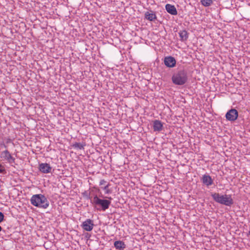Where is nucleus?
Listing matches in <instances>:
<instances>
[{
	"instance_id": "19",
	"label": "nucleus",
	"mask_w": 250,
	"mask_h": 250,
	"mask_svg": "<svg viewBox=\"0 0 250 250\" xmlns=\"http://www.w3.org/2000/svg\"><path fill=\"white\" fill-rule=\"evenodd\" d=\"M109 185H109V184H108L106 186H105L103 188V189H104V190H105V193L106 194H109V193H111L112 192L111 190V189H109L108 188V187H109Z\"/></svg>"
},
{
	"instance_id": "26",
	"label": "nucleus",
	"mask_w": 250,
	"mask_h": 250,
	"mask_svg": "<svg viewBox=\"0 0 250 250\" xmlns=\"http://www.w3.org/2000/svg\"><path fill=\"white\" fill-rule=\"evenodd\" d=\"M12 142V140L10 138H7L6 140V143L9 144L10 143Z\"/></svg>"
},
{
	"instance_id": "5",
	"label": "nucleus",
	"mask_w": 250,
	"mask_h": 250,
	"mask_svg": "<svg viewBox=\"0 0 250 250\" xmlns=\"http://www.w3.org/2000/svg\"><path fill=\"white\" fill-rule=\"evenodd\" d=\"M238 117V112L235 108H231L229 110L225 115L227 121L234 122L236 121Z\"/></svg>"
},
{
	"instance_id": "31",
	"label": "nucleus",
	"mask_w": 250,
	"mask_h": 250,
	"mask_svg": "<svg viewBox=\"0 0 250 250\" xmlns=\"http://www.w3.org/2000/svg\"><path fill=\"white\" fill-rule=\"evenodd\" d=\"M217 34L218 35H220L219 32H217Z\"/></svg>"
},
{
	"instance_id": "7",
	"label": "nucleus",
	"mask_w": 250,
	"mask_h": 250,
	"mask_svg": "<svg viewBox=\"0 0 250 250\" xmlns=\"http://www.w3.org/2000/svg\"><path fill=\"white\" fill-rule=\"evenodd\" d=\"M164 62L167 67L173 68L176 65V61L173 57L167 56L165 57Z\"/></svg>"
},
{
	"instance_id": "3",
	"label": "nucleus",
	"mask_w": 250,
	"mask_h": 250,
	"mask_svg": "<svg viewBox=\"0 0 250 250\" xmlns=\"http://www.w3.org/2000/svg\"><path fill=\"white\" fill-rule=\"evenodd\" d=\"M211 196L216 202L226 206L230 207L234 203L231 195L230 194L221 195L219 193H213Z\"/></svg>"
},
{
	"instance_id": "24",
	"label": "nucleus",
	"mask_w": 250,
	"mask_h": 250,
	"mask_svg": "<svg viewBox=\"0 0 250 250\" xmlns=\"http://www.w3.org/2000/svg\"><path fill=\"white\" fill-rule=\"evenodd\" d=\"M7 146L4 143H2L0 144V148H7Z\"/></svg>"
},
{
	"instance_id": "4",
	"label": "nucleus",
	"mask_w": 250,
	"mask_h": 250,
	"mask_svg": "<svg viewBox=\"0 0 250 250\" xmlns=\"http://www.w3.org/2000/svg\"><path fill=\"white\" fill-rule=\"evenodd\" d=\"M91 202L96 205L100 206L103 210H105L108 209L111 204L110 201L100 199L97 195L94 196L93 201H91Z\"/></svg>"
},
{
	"instance_id": "13",
	"label": "nucleus",
	"mask_w": 250,
	"mask_h": 250,
	"mask_svg": "<svg viewBox=\"0 0 250 250\" xmlns=\"http://www.w3.org/2000/svg\"><path fill=\"white\" fill-rule=\"evenodd\" d=\"M145 18L149 21H154L156 19V15L152 11L146 12L145 14Z\"/></svg>"
},
{
	"instance_id": "12",
	"label": "nucleus",
	"mask_w": 250,
	"mask_h": 250,
	"mask_svg": "<svg viewBox=\"0 0 250 250\" xmlns=\"http://www.w3.org/2000/svg\"><path fill=\"white\" fill-rule=\"evenodd\" d=\"M166 9L167 11L172 15H176L177 11L175 7L170 4H167L166 5Z\"/></svg>"
},
{
	"instance_id": "21",
	"label": "nucleus",
	"mask_w": 250,
	"mask_h": 250,
	"mask_svg": "<svg viewBox=\"0 0 250 250\" xmlns=\"http://www.w3.org/2000/svg\"><path fill=\"white\" fill-rule=\"evenodd\" d=\"M83 196L84 197L87 199H91V197L90 196V192H88L87 191H85L83 193Z\"/></svg>"
},
{
	"instance_id": "30",
	"label": "nucleus",
	"mask_w": 250,
	"mask_h": 250,
	"mask_svg": "<svg viewBox=\"0 0 250 250\" xmlns=\"http://www.w3.org/2000/svg\"><path fill=\"white\" fill-rule=\"evenodd\" d=\"M132 33H134V36L136 35V32H132Z\"/></svg>"
},
{
	"instance_id": "8",
	"label": "nucleus",
	"mask_w": 250,
	"mask_h": 250,
	"mask_svg": "<svg viewBox=\"0 0 250 250\" xmlns=\"http://www.w3.org/2000/svg\"><path fill=\"white\" fill-rule=\"evenodd\" d=\"M94 224L93 221L90 219H87L85 221L83 222L81 225L82 228L85 231H90L93 229Z\"/></svg>"
},
{
	"instance_id": "27",
	"label": "nucleus",
	"mask_w": 250,
	"mask_h": 250,
	"mask_svg": "<svg viewBox=\"0 0 250 250\" xmlns=\"http://www.w3.org/2000/svg\"><path fill=\"white\" fill-rule=\"evenodd\" d=\"M209 36H210L211 38H214V36H212V35H211V34H209Z\"/></svg>"
},
{
	"instance_id": "2",
	"label": "nucleus",
	"mask_w": 250,
	"mask_h": 250,
	"mask_svg": "<svg viewBox=\"0 0 250 250\" xmlns=\"http://www.w3.org/2000/svg\"><path fill=\"white\" fill-rule=\"evenodd\" d=\"M188 80V73L185 69H181L174 73L171 78L172 83L177 85L185 84Z\"/></svg>"
},
{
	"instance_id": "14",
	"label": "nucleus",
	"mask_w": 250,
	"mask_h": 250,
	"mask_svg": "<svg viewBox=\"0 0 250 250\" xmlns=\"http://www.w3.org/2000/svg\"><path fill=\"white\" fill-rule=\"evenodd\" d=\"M114 246L116 249L118 250H124L126 248V245L123 241L120 240L115 241Z\"/></svg>"
},
{
	"instance_id": "11",
	"label": "nucleus",
	"mask_w": 250,
	"mask_h": 250,
	"mask_svg": "<svg viewBox=\"0 0 250 250\" xmlns=\"http://www.w3.org/2000/svg\"><path fill=\"white\" fill-rule=\"evenodd\" d=\"M163 128V124L158 120H155L153 123V129L154 131H161Z\"/></svg>"
},
{
	"instance_id": "22",
	"label": "nucleus",
	"mask_w": 250,
	"mask_h": 250,
	"mask_svg": "<svg viewBox=\"0 0 250 250\" xmlns=\"http://www.w3.org/2000/svg\"><path fill=\"white\" fill-rule=\"evenodd\" d=\"M5 173V169L3 166L0 164V173Z\"/></svg>"
},
{
	"instance_id": "6",
	"label": "nucleus",
	"mask_w": 250,
	"mask_h": 250,
	"mask_svg": "<svg viewBox=\"0 0 250 250\" xmlns=\"http://www.w3.org/2000/svg\"><path fill=\"white\" fill-rule=\"evenodd\" d=\"M0 157L3 160L7 161L9 163H15V159L11 155L8 150H5L0 153Z\"/></svg>"
},
{
	"instance_id": "28",
	"label": "nucleus",
	"mask_w": 250,
	"mask_h": 250,
	"mask_svg": "<svg viewBox=\"0 0 250 250\" xmlns=\"http://www.w3.org/2000/svg\"><path fill=\"white\" fill-rule=\"evenodd\" d=\"M108 199H109L110 200H112V198L111 197H107Z\"/></svg>"
},
{
	"instance_id": "16",
	"label": "nucleus",
	"mask_w": 250,
	"mask_h": 250,
	"mask_svg": "<svg viewBox=\"0 0 250 250\" xmlns=\"http://www.w3.org/2000/svg\"><path fill=\"white\" fill-rule=\"evenodd\" d=\"M213 0H201V4L205 7L210 6L213 3Z\"/></svg>"
},
{
	"instance_id": "9",
	"label": "nucleus",
	"mask_w": 250,
	"mask_h": 250,
	"mask_svg": "<svg viewBox=\"0 0 250 250\" xmlns=\"http://www.w3.org/2000/svg\"><path fill=\"white\" fill-rule=\"evenodd\" d=\"M39 169L43 173H49L51 172L52 168L49 164L41 163L39 164Z\"/></svg>"
},
{
	"instance_id": "29",
	"label": "nucleus",
	"mask_w": 250,
	"mask_h": 250,
	"mask_svg": "<svg viewBox=\"0 0 250 250\" xmlns=\"http://www.w3.org/2000/svg\"><path fill=\"white\" fill-rule=\"evenodd\" d=\"M1 230H2V228H1V227L0 226V231H1Z\"/></svg>"
},
{
	"instance_id": "15",
	"label": "nucleus",
	"mask_w": 250,
	"mask_h": 250,
	"mask_svg": "<svg viewBox=\"0 0 250 250\" xmlns=\"http://www.w3.org/2000/svg\"><path fill=\"white\" fill-rule=\"evenodd\" d=\"M86 146L85 143L83 142L82 143L75 142L74 143H73L71 145V146L75 149L78 150V149H84V146Z\"/></svg>"
},
{
	"instance_id": "20",
	"label": "nucleus",
	"mask_w": 250,
	"mask_h": 250,
	"mask_svg": "<svg viewBox=\"0 0 250 250\" xmlns=\"http://www.w3.org/2000/svg\"><path fill=\"white\" fill-rule=\"evenodd\" d=\"M236 37H238L239 38L238 40H242L243 39H244L246 38V35H243L242 36H241L240 35V32H236Z\"/></svg>"
},
{
	"instance_id": "23",
	"label": "nucleus",
	"mask_w": 250,
	"mask_h": 250,
	"mask_svg": "<svg viewBox=\"0 0 250 250\" xmlns=\"http://www.w3.org/2000/svg\"><path fill=\"white\" fill-rule=\"evenodd\" d=\"M4 215L2 212L0 211V223L4 220Z\"/></svg>"
},
{
	"instance_id": "25",
	"label": "nucleus",
	"mask_w": 250,
	"mask_h": 250,
	"mask_svg": "<svg viewBox=\"0 0 250 250\" xmlns=\"http://www.w3.org/2000/svg\"><path fill=\"white\" fill-rule=\"evenodd\" d=\"M106 183V181H105L104 179L101 180L100 182V185L102 186L104 185Z\"/></svg>"
},
{
	"instance_id": "1",
	"label": "nucleus",
	"mask_w": 250,
	"mask_h": 250,
	"mask_svg": "<svg viewBox=\"0 0 250 250\" xmlns=\"http://www.w3.org/2000/svg\"><path fill=\"white\" fill-rule=\"evenodd\" d=\"M30 202L34 206L44 209L47 208L49 205V202L46 197L42 194L33 195Z\"/></svg>"
},
{
	"instance_id": "17",
	"label": "nucleus",
	"mask_w": 250,
	"mask_h": 250,
	"mask_svg": "<svg viewBox=\"0 0 250 250\" xmlns=\"http://www.w3.org/2000/svg\"><path fill=\"white\" fill-rule=\"evenodd\" d=\"M179 34L182 41H185L188 38V32H179Z\"/></svg>"
},
{
	"instance_id": "10",
	"label": "nucleus",
	"mask_w": 250,
	"mask_h": 250,
	"mask_svg": "<svg viewBox=\"0 0 250 250\" xmlns=\"http://www.w3.org/2000/svg\"><path fill=\"white\" fill-rule=\"evenodd\" d=\"M201 181L203 184L207 187L212 185L213 183V179L211 176L208 174H204L203 175Z\"/></svg>"
},
{
	"instance_id": "18",
	"label": "nucleus",
	"mask_w": 250,
	"mask_h": 250,
	"mask_svg": "<svg viewBox=\"0 0 250 250\" xmlns=\"http://www.w3.org/2000/svg\"><path fill=\"white\" fill-rule=\"evenodd\" d=\"M120 33V35H121L123 37L125 38V40H129L130 39V35L131 34L130 32H119Z\"/></svg>"
}]
</instances>
